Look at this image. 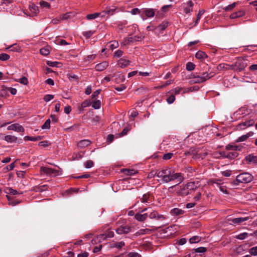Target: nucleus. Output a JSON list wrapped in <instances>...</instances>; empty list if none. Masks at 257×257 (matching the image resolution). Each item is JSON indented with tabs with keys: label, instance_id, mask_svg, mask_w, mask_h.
Instances as JSON below:
<instances>
[{
	"label": "nucleus",
	"instance_id": "nucleus-51",
	"mask_svg": "<svg viewBox=\"0 0 257 257\" xmlns=\"http://www.w3.org/2000/svg\"><path fill=\"white\" fill-rule=\"evenodd\" d=\"M159 171H158V170L152 171L151 172H150L149 173V174L148 175V178L151 179V178L154 177L156 175L158 177V174Z\"/></svg>",
	"mask_w": 257,
	"mask_h": 257
},
{
	"label": "nucleus",
	"instance_id": "nucleus-16",
	"mask_svg": "<svg viewBox=\"0 0 257 257\" xmlns=\"http://www.w3.org/2000/svg\"><path fill=\"white\" fill-rule=\"evenodd\" d=\"M232 65H229L226 63H221L218 65L217 67V69L219 71H221L223 70H232Z\"/></svg>",
	"mask_w": 257,
	"mask_h": 257
},
{
	"label": "nucleus",
	"instance_id": "nucleus-41",
	"mask_svg": "<svg viewBox=\"0 0 257 257\" xmlns=\"http://www.w3.org/2000/svg\"><path fill=\"white\" fill-rule=\"evenodd\" d=\"M195 65L191 62H188L186 65V69L188 71H192L195 69Z\"/></svg>",
	"mask_w": 257,
	"mask_h": 257
},
{
	"label": "nucleus",
	"instance_id": "nucleus-57",
	"mask_svg": "<svg viewBox=\"0 0 257 257\" xmlns=\"http://www.w3.org/2000/svg\"><path fill=\"white\" fill-rule=\"evenodd\" d=\"M95 54H92V55H88L87 56H86L84 58L86 62H90L91 60L94 59L95 57Z\"/></svg>",
	"mask_w": 257,
	"mask_h": 257
},
{
	"label": "nucleus",
	"instance_id": "nucleus-54",
	"mask_svg": "<svg viewBox=\"0 0 257 257\" xmlns=\"http://www.w3.org/2000/svg\"><path fill=\"white\" fill-rule=\"evenodd\" d=\"M236 3H233L231 5H229L227 7H226L224 9L225 11H230L232 10L236 5Z\"/></svg>",
	"mask_w": 257,
	"mask_h": 257
},
{
	"label": "nucleus",
	"instance_id": "nucleus-18",
	"mask_svg": "<svg viewBox=\"0 0 257 257\" xmlns=\"http://www.w3.org/2000/svg\"><path fill=\"white\" fill-rule=\"evenodd\" d=\"M226 150L233 151H241L243 147L241 145H233L228 144L225 147Z\"/></svg>",
	"mask_w": 257,
	"mask_h": 257
},
{
	"label": "nucleus",
	"instance_id": "nucleus-46",
	"mask_svg": "<svg viewBox=\"0 0 257 257\" xmlns=\"http://www.w3.org/2000/svg\"><path fill=\"white\" fill-rule=\"evenodd\" d=\"M101 101L99 100H97L93 102L92 106L94 109H99L100 107Z\"/></svg>",
	"mask_w": 257,
	"mask_h": 257
},
{
	"label": "nucleus",
	"instance_id": "nucleus-32",
	"mask_svg": "<svg viewBox=\"0 0 257 257\" xmlns=\"http://www.w3.org/2000/svg\"><path fill=\"white\" fill-rule=\"evenodd\" d=\"M121 172L126 175H132L135 174L137 173V171L135 170L130 169H122L121 170Z\"/></svg>",
	"mask_w": 257,
	"mask_h": 257
},
{
	"label": "nucleus",
	"instance_id": "nucleus-55",
	"mask_svg": "<svg viewBox=\"0 0 257 257\" xmlns=\"http://www.w3.org/2000/svg\"><path fill=\"white\" fill-rule=\"evenodd\" d=\"M207 248L204 247H199L195 249V252L197 253H203L206 252Z\"/></svg>",
	"mask_w": 257,
	"mask_h": 257
},
{
	"label": "nucleus",
	"instance_id": "nucleus-53",
	"mask_svg": "<svg viewBox=\"0 0 257 257\" xmlns=\"http://www.w3.org/2000/svg\"><path fill=\"white\" fill-rule=\"evenodd\" d=\"M247 236L248 233L246 232H243L237 235L236 238L238 239L242 240L247 237Z\"/></svg>",
	"mask_w": 257,
	"mask_h": 257
},
{
	"label": "nucleus",
	"instance_id": "nucleus-17",
	"mask_svg": "<svg viewBox=\"0 0 257 257\" xmlns=\"http://www.w3.org/2000/svg\"><path fill=\"white\" fill-rule=\"evenodd\" d=\"M245 15V12L243 11L240 10L238 12H234L230 15V18L234 19L238 18L241 17Z\"/></svg>",
	"mask_w": 257,
	"mask_h": 257
},
{
	"label": "nucleus",
	"instance_id": "nucleus-3",
	"mask_svg": "<svg viewBox=\"0 0 257 257\" xmlns=\"http://www.w3.org/2000/svg\"><path fill=\"white\" fill-rule=\"evenodd\" d=\"M213 76V74L212 73H210L208 74L207 72L203 73L200 75H193L192 78V79L190 80V83L191 84L193 83H201L205 82L207 80H208L210 78H211Z\"/></svg>",
	"mask_w": 257,
	"mask_h": 257
},
{
	"label": "nucleus",
	"instance_id": "nucleus-36",
	"mask_svg": "<svg viewBox=\"0 0 257 257\" xmlns=\"http://www.w3.org/2000/svg\"><path fill=\"white\" fill-rule=\"evenodd\" d=\"M72 17L71 13H66L59 17V21L67 20Z\"/></svg>",
	"mask_w": 257,
	"mask_h": 257
},
{
	"label": "nucleus",
	"instance_id": "nucleus-50",
	"mask_svg": "<svg viewBox=\"0 0 257 257\" xmlns=\"http://www.w3.org/2000/svg\"><path fill=\"white\" fill-rule=\"evenodd\" d=\"M30 10L33 13L37 14L39 12V9L37 6H35L34 5L32 4V5H30L29 7Z\"/></svg>",
	"mask_w": 257,
	"mask_h": 257
},
{
	"label": "nucleus",
	"instance_id": "nucleus-13",
	"mask_svg": "<svg viewBox=\"0 0 257 257\" xmlns=\"http://www.w3.org/2000/svg\"><path fill=\"white\" fill-rule=\"evenodd\" d=\"M151 231V229L148 228L140 229L133 235L132 238H136L144 234H149Z\"/></svg>",
	"mask_w": 257,
	"mask_h": 257
},
{
	"label": "nucleus",
	"instance_id": "nucleus-23",
	"mask_svg": "<svg viewBox=\"0 0 257 257\" xmlns=\"http://www.w3.org/2000/svg\"><path fill=\"white\" fill-rule=\"evenodd\" d=\"M188 188V190L191 193L192 191H195L197 188V186L194 182H189L185 185Z\"/></svg>",
	"mask_w": 257,
	"mask_h": 257
},
{
	"label": "nucleus",
	"instance_id": "nucleus-19",
	"mask_svg": "<svg viewBox=\"0 0 257 257\" xmlns=\"http://www.w3.org/2000/svg\"><path fill=\"white\" fill-rule=\"evenodd\" d=\"M142 12L149 18L153 17L155 15V11L152 9H145Z\"/></svg>",
	"mask_w": 257,
	"mask_h": 257
},
{
	"label": "nucleus",
	"instance_id": "nucleus-12",
	"mask_svg": "<svg viewBox=\"0 0 257 257\" xmlns=\"http://www.w3.org/2000/svg\"><path fill=\"white\" fill-rule=\"evenodd\" d=\"M254 135V133L253 132H249L245 135H243L239 137H238L235 141L236 143H239L241 142H244L246 141L248 138Z\"/></svg>",
	"mask_w": 257,
	"mask_h": 257
},
{
	"label": "nucleus",
	"instance_id": "nucleus-28",
	"mask_svg": "<svg viewBox=\"0 0 257 257\" xmlns=\"http://www.w3.org/2000/svg\"><path fill=\"white\" fill-rule=\"evenodd\" d=\"M114 236V232L112 231L109 230L106 234H101L99 236L100 239H104L106 237L111 238Z\"/></svg>",
	"mask_w": 257,
	"mask_h": 257
},
{
	"label": "nucleus",
	"instance_id": "nucleus-30",
	"mask_svg": "<svg viewBox=\"0 0 257 257\" xmlns=\"http://www.w3.org/2000/svg\"><path fill=\"white\" fill-rule=\"evenodd\" d=\"M195 57L198 59L203 60L206 58L207 56L204 52L199 51L196 53Z\"/></svg>",
	"mask_w": 257,
	"mask_h": 257
},
{
	"label": "nucleus",
	"instance_id": "nucleus-52",
	"mask_svg": "<svg viewBox=\"0 0 257 257\" xmlns=\"http://www.w3.org/2000/svg\"><path fill=\"white\" fill-rule=\"evenodd\" d=\"M39 5L43 8L49 9L50 8V4L47 2L41 1Z\"/></svg>",
	"mask_w": 257,
	"mask_h": 257
},
{
	"label": "nucleus",
	"instance_id": "nucleus-33",
	"mask_svg": "<svg viewBox=\"0 0 257 257\" xmlns=\"http://www.w3.org/2000/svg\"><path fill=\"white\" fill-rule=\"evenodd\" d=\"M5 192L7 194H9V195H14L20 194V193H19L16 190H15V189H14L12 188H10V187L6 188ZM21 194H22V193H21Z\"/></svg>",
	"mask_w": 257,
	"mask_h": 257
},
{
	"label": "nucleus",
	"instance_id": "nucleus-58",
	"mask_svg": "<svg viewBox=\"0 0 257 257\" xmlns=\"http://www.w3.org/2000/svg\"><path fill=\"white\" fill-rule=\"evenodd\" d=\"M183 89V88L182 87H176L174 88V89L172 90L171 91L172 92V93H174L175 94H178L180 93V92Z\"/></svg>",
	"mask_w": 257,
	"mask_h": 257
},
{
	"label": "nucleus",
	"instance_id": "nucleus-29",
	"mask_svg": "<svg viewBox=\"0 0 257 257\" xmlns=\"http://www.w3.org/2000/svg\"><path fill=\"white\" fill-rule=\"evenodd\" d=\"M91 142L88 140H81L78 143V146L80 148H84L89 146Z\"/></svg>",
	"mask_w": 257,
	"mask_h": 257
},
{
	"label": "nucleus",
	"instance_id": "nucleus-15",
	"mask_svg": "<svg viewBox=\"0 0 257 257\" xmlns=\"http://www.w3.org/2000/svg\"><path fill=\"white\" fill-rule=\"evenodd\" d=\"M130 64V61L128 60L124 59V58H121L117 62V65L120 67L123 68L127 66H128Z\"/></svg>",
	"mask_w": 257,
	"mask_h": 257
},
{
	"label": "nucleus",
	"instance_id": "nucleus-9",
	"mask_svg": "<svg viewBox=\"0 0 257 257\" xmlns=\"http://www.w3.org/2000/svg\"><path fill=\"white\" fill-rule=\"evenodd\" d=\"M193 6L194 4L191 1H188L187 2L184 3V12L188 14L192 12Z\"/></svg>",
	"mask_w": 257,
	"mask_h": 257
},
{
	"label": "nucleus",
	"instance_id": "nucleus-38",
	"mask_svg": "<svg viewBox=\"0 0 257 257\" xmlns=\"http://www.w3.org/2000/svg\"><path fill=\"white\" fill-rule=\"evenodd\" d=\"M105 9L107 11V15L112 16L114 14L116 8L115 7H112V8L107 7Z\"/></svg>",
	"mask_w": 257,
	"mask_h": 257
},
{
	"label": "nucleus",
	"instance_id": "nucleus-56",
	"mask_svg": "<svg viewBox=\"0 0 257 257\" xmlns=\"http://www.w3.org/2000/svg\"><path fill=\"white\" fill-rule=\"evenodd\" d=\"M18 82L22 84L27 85L28 83V80L26 77L24 76L21 78H20Z\"/></svg>",
	"mask_w": 257,
	"mask_h": 257
},
{
	"label": "nucleus",
	"instance_id": "nucleus-35",
	"mask_svg": "<svg viewBox=\"0 0 257 257\" xmlns=\"http://www.w3.org/2000/svg\"><path fill=\"white\" fill-rule=\"evenodd\" d=\"M0 91L1 97H4L8 95V88L7 87L2 86V88L0 89Z\"/></svg>",
	"mask_w": 257,
	"mask_h": 257
},
{
	"label": "nucleus",
	"instance_id": "nucleus-43",
	"mask_svg": "<svg viewBox=\"0 0 257 257\" xmlns=\"http://www.w3.org/2000/svg\"><path fill=\"white\" fill-rule=\"evenodd\" d=\"M167 27V24L166 23H163L159 26H158L156 28V30L162 32L164 31L166 28Z\"/></svg>",
	"mask_w": 257,
	"mask_h": 257
},
{
	"label": "nucleus",
	"instance_id": "nucleus-1",
	"mask_svg": "<svg viewBox=\"0 0 257 257\" xmlns=\"http://www.w3.org/2000/svg\"><path fill=\"white\" fill-rule=\"evenodd\" d=\"M158 177L164 183H168L170 182L176 181L178 184H180L184 180V174L175 172V171L170 168H164L158 172Z\"/></svg>",
	"mask_w": 257,
	"mask_h": 257
},
{
	"label": "nucleus",
	"instance_id": "nucleus-11",
	"mask_svg": "<svg viewBox=\"0 0 257 257\" xmlns=\"http://www.w3.org/2000/svg\"><path fill=\"white\" fill-rule=\"evenodd\" d=\"M177 194L182 196H185L190 194V193L185 185L180 186V189L177 191Z\"/></svg>",
	"mask_w": 257,
	"mask_h": 257
},
{
	"label": "nucleus",
	"instance_id": "nucleus-21",
	"mask_svg": "<svg viewBox=\"0 0 257 257\" xmlns=\"http://www.w3.org/2000/svg\"><path fill=\"white\" fill-rule=\"evenodd\" d=\"M148 217L147 213H144V214H140V213H137L135 215V219L139 221H143L145 220L147 217Z\"/></svg>",
	"mask_w": 257,
	"mask_h": 257
},
{
	"label": "nucleus",
	"instance_id": "nucleus-49",
	"mask_svg": "<svg viewBox=\"0 0 257 257\" xmlns=\"http://www.w3.org/2000/svg\"><path fill=\"white\" fill-rule=\"evenodd\" d=\"M204 11L203 10H200L197 14V18H196V20L195 22V25H196L198 23V21L200 20V19H201V16H202V15L204 14Z\"/></svg>",
	"mask_w": 257,
	"mask_h": 257
},
{
	"label": "nucleus",
	"instance_id": "nucleus-7",
	"mask_svg": "<svg viewBox=\"0 0 257 257\" xmlns=\"http://www.w3.org/2000/svg\"><path fill=\"white\" fill-rule=\"evenodd\" d=\"M41 172H43L48 175L56 176L58 174V170L48 167H41L40 169Z\"/></svg>",
	"mask_w": 257,
	"mask_h": 257
},
{
	"label": "nucleus",
	"instance_id": "nucleus-24",
	"mask_svg": "<svg viewBox=\"0 0 257 257\" xmlns=\"http://www.w3.org/2000/svg\"><path fill=\"white\" fill-rule=\"evenodd\" d=\"M6 50H10V51L12 52H20L21 48L19 46H18L17 44H14L6 48Z\"/></svg>",
	"mask_w": 257,
	"mask_h": 257
},
{
	"label": "nucleus",
	"instance_id": "nucleus-14",
	"mask_svg": "<svg viewBox=\"0 0 257 257\" xmlns=\"http://www.w3.org/2000/svg\"><path fill=\"white\" fill-rule=\"evenodd\" d=\"M108 66V63L107 61H103L97 64L95 66V70L97 71H102L105 70Z\"/></svg>",
	"mask_w": 257,
	"mask_h": 257
},
{
	"label": "nucleus",
	"instance_id": "nucleus-22",
	"mask_svg": "<svg viewBox=\"0 0 257 257\" xmlns=\"http://www.w3.org/2000/svg\"><path fill=\"white\" fill-rule=\"evenodd\" d=\"M246 160L249 163L257 164V156L250 154L246 157Z\"/></svg>",
	"mask_w": 257,
	"mask_h": 257
},
{
	"label": "nucleus",
	"instance_id": "nucleus-31",
	"mask_svg": "<svg viewBox=\"0 0 257 257\" xmlns=\"http://www.w3.org/2000/svg\"><path fill=\"white\" fill-rule=\"evenodd\" d=\"M247 112V109L243 107H241L239 109H238L235 112H234V115L238 116L240 115H243L245 114Z\"/></svg>",
	"mask_w": 257,
	"mask_h": 257
},
{
	"label": "nucleus",
	"instance_id": "nucleus-63",
	"mask_svg": "<svg viewBox=\"0 0 257 257\" xmlns=\"http://www.w3.org/2000/svg\"><path fill=\"white\" fill-rule=\"evenodd\" d=\"M173 155V154L172 153H166V154H165L162 158L164 159V160H169L170 159H171L172 156Z\"/></svg>",
	"mask_w": 257,
	"mask_h": 257
},
{
	"label": "nucleus",
	"instance_id": "nucleus-26",
	"mask_svg": "<svg viewBox=\"0 0 257 257\" xmlns=\"http://www.w3.org/2000/svg\"><path fill=\"white\" fill-rule=\"evenodd\" d=\"M4 140L8 143H14L17 140V137L12 135H7L5 137Z\"/></svg>",
	"mask_w": 257,
	"mask_h": 257
},
{
	"label": "nucleus",
	"instance_id": "nucleus-2",
	"mask_svg": "<svg viewBox=\"0 0 257 257\" xmlns=\"http://www.w3.org/2000/svg\"><path fill=\"white\" fill-rule=\"evenodd\" d=\"M253 179V176L248 173H243L237 175L236 177V180L232 182L234 185H237L239 183H247L251 182Z\"/></svg>",
	"mask_w": 257,
	"mask_h": 257
},
{
	"label": "nucleus",
	"instance_id": "nucleus-44",
	"mask_svg": "<svg viewBox=\"0 0 257 257\" xmlns=\"http://www.w3.org/2000/svg\"><path fill=\"white\" fill-rule=\"evenodd\" d=\"M248 252L251 255L256 256L257 255V246H253L250 248Z\"/></svg>",
	"mask_w": 257,
	"mask_h": 257
},
{
	"label": "nucleus",
	"instance_id": "nucleus-42",
	"mask_svg": "<svg viewBox=\"0 0 257 257\" xmlns=\"http://www.w3.org/2000/svg\"><path fill=\"white\" fill-rule=\"evenodd\" d=\"M99 16L98 13H95L94 14H88L86 16V18L88 20H91L97 18Z\"/></svg>",
	"mask_w": 257,
	"mask_h": 257
},
{
	"label": "nucleus",
	"instance_id": "nucleus-59",
	"mask_svg": "<svg viewBox=\"0 0 257 257\" xmlns=\"http://www.w3.org/2000/svg\"><path fill=\"white\" fill-rule=\"evenodd\" d=\"M50 143L47 141H43L39 143L38 145L41 147H48Z\"/></svg>",
	"mask_w": 257,
	"mask_h": 257
},
{
	"label": "nucleus",
	"instance_id": "nucleus-20",
	"mask_svg": "<svg viewBox=\"0 0 257 257\" xmlns=\"http://www.w3.org/2000/svg\"><path fill=\"white\" fill-rule=\"evenodd\" d=\"M125 245L124 242L121 241L120 242H113L110 244V247L121 248Z\"/></svg>",
	"mask_w": 257,
	"mask_h": 257
},
{
	"label": "nucleus",
	"instance_id": "nucleus-6",
	"mask_svg": "<svg viewBox=\"0 0 257 257\" xmlns=\"http://www.w3.org/2000/svg\"><path fill=\"white\" fill-rule=\"evenodd\" d=\"M255 120L253 119H249L246 120L244 122L239 123L236 126V130L237 131H242L248 127L250 126L253 125Z\"/></svg>",
	"mask_w": 257,
	"mask_h": 257
},
{
	"label": "nucleus",
	"instance_id": "nucleus-8",
	"mask_svg": "<svg viewBox=\"0 0 257 257\" xmlns=\"http://www.w3.org/2000/svg\"><path fill=\"white\" fill-rule=\"evenodd\" d=\"M7 130L9 131H14L17 132H24L25 131L24 128L19 123H14L9 125L7 127Z\"/></svg>",
	"mask_w": 257,
	"mask_h": 257
},
{
	"label": "nucleus",
	"instance_id": "nucleus-62",
	"mask_svg": "<svg viewBox=\"0 0 257 257\" xmlns=\"http://www.w3.org/2000/svg\"><path fill=\"white\" fill-rule=\"evenodd\" d=\"M93 34V32L91 31H88L83 32V35L86 38H89Z\"/></svg>",
	"mask_w": 257,
	"mask_h": 257
},
{
	"label": "nucleus",
	"instance_id": "nucleus-4",
	"mask_svg": "<svg viewBox=\"0 0 257 257\" xmlns=\"http://www.w3.org/2000/svg\"><path fill=\"white\" fill-rule=\"evenodd\" d=\"M246 61L242 58H238L234 63L232 64V70L241 71L247 66Z\"/></svg>",
	"mask_w": 257,
	"mask_h": 257
},
{
	"label": "nucleus",
	"instance_id": "nucleus-34",
	"mask_svg": "<svg viewBox=\"0 0 257 257\" xmlns=\"http://www.w3.org/2000/svg\"><path fill=\"white\" fill-rule=\"evenodd\" d=\"M42 139V137L37 136L36 137H32L30 136H25L24 138L25 141H38Z\"/></svg>",
	"mask_w": 257,
	"mask_h": 257
},
{
	"label": "nucleus",
	"instance_id": "nucleus-5",
	"mask_svg": "<svg viewBox=\"0 0 257 257\" xmlns=\"http://www.w3.org/2000/svg\"><path fill=\"white\" fill-rule=\"evenodd\" d=\"M132 228L127 224H122L118 226L115 229V231L119 235L127 234L132 231Z\"/></svg>",
	"mask_w": 257,
	"mask_h": 257
},
{
	"label": "nucleus",
	"instance_id": "nucleus-64",
	"mask_svg": "<svg viewBox=\"0 0 257 257\" xmlns=\"http://www.w3.org/2000/svg\"><path fill=\"white\" fill-rule=\"evenodd\" d=\"M128 257H141V255L138 252H131L128 254Z\"/></svg>",
	"mask_w": 257,
	"mask_h": 257
},
{
	"label": "nucleus",
	"instance_id": "nucleus-40",
	"mask_svg": "<svg viewBox=\"0 0 257 257\" xmlns=\"http://www.w3.org/2000/svg\"><path fill=\"white\" fill-rule=\"evenodd\" d=\"M140 199L142 203H148L150 200V196L149 194H145L142 196V197H140Z\"/></svg>",
	"mask_w": 257,
	"mask_h": 257
},
{
	"label": "nucleus",
	"instance_id": "nucleus-60",
	"mask_svg": "<svg viewBox=\"0 0 257 257\" xmlns=\"http://www.w3.org/2000/svg\"><path fill=\"white\" fill-rule=\"evenodd\" d=\"M94 165V163L91 160H88L85 163V167L86 168H90Z\"/></svg>",
	"mask_w": 257,
	"mask_h": 257
},
{
	"label": "nucleus",
	"instance_id": "nucleus-10",
	"mask_svg": "<svg viewBox=\"0 0 257 257\" xmlns=\"http://www.w3.org/2000/svg\"><path fill=\"white\" fill-rule=\"evenodd\" d=\"M248 219V217H238V218H229L227 219L228 221H231L233 224H239L240 223L246 221Z\"/></svg>",
	"mask_w": 257,
	"mask_h": 257
},
{
	"label": "nucleus",
	"instance_id": "nucleus-37",
	"mask_svg": "<svg viewBox=\"0 0 257 257\" xmlns=\"http://www.w3.org/2000/svg\"><path fill=\"white\" fill-rule=\"evenodd\" d=\"M118 46L119 45L118 42L117 41H114L109 42L108 47L110 50H112L114 49L117 48Z\"/></svg>",
	"mask_w": 257,
	"mask_h": 257
},
{
	"label": "nucleus",
	"instance_id": "nucleus-39",
	"mask_svg": "<svg viewBox=\"0 0 257 257\" xmlns=\"http://www.w3.org/2000/svg\"><path fill=\"white\" fill-rule=\"evenodd\" d=\"M171 213L173 215H178L183 214L184 211L178 208H174L171 211Z\"/></svg>",
	"mask_w": 257,
	"mask_h": 257
},
{
	"label": "nucleus",
	"instance_id": "nucleus-48",
	"mask_svg": "<svg viewBox=\"0 0 257 257\" xmlns=\"http://www.w3.org/2000/svg\"><path fill=\"white\" fill-rule=\"evenodd\" d=\"M51 120L50 119H48L45 122V123L42 125V129H49L50 127Z\"/></svg>",
	"mask_w": 257,
	"mask_h": 257
},
{
	"label": "nucleus",
	"instance_id": "nucleus-25",
	"mask_svg": "<svg viewBox=\"0 0 257 257\" xmlns=\"http://www.w3.org/2000/svg\"><path fill=\"white\" fill-rule=\"evenodd\" d=\"M48 188V186L47 185H43L34 187L33 190L36 192H43L47 190Z\"/></svg>",
	"mask_w": 257,
	"mask_h": 257
},
{
	"label": "nucleus",
	"instance_id": "nucleus-47",
	"mask_svg": "<svg viewBox=\"0 0 257 257\" xmlns=\"http://www.w3.org/2000/svg\"><path fill=\"white\" fill-rule=\"evenodd\" d=\"M10 58L9 55L6 53H0V60L2 61H7Z\"/></svg>",
	"mask_w": 257,
	"mask_h": 257
},
{
	"label": "nucleus",
	"instance_id": "nucleus-45",
	"mask_svg": "<svg viewBox=\"0 0 257 257\" xmlns=\"http://www.w3.org/2000/svg\"><path fill=\"white\" fill-rule=\"evenodd\" d=\"M40 53L42 55L47 56L50 53V50L48 48H43L40 50Z\"/></svg>",
	"mask_w": 257,
	"mask_h": 257
},
{
	"label": "nucleus",
	"instance_id": "nucleus-61",
	"mask_svg": "<svg viewBox=\"0 0 257 257\" xmlns=\"http://www.w3.org/2000/svg\"><path fill=\"white\" fill-rule=\"evenodd\" d=\"M54 95L51 94H47L44 96V100L46 102H48L53 99Z\"/></svg>",
	"mask_w": 257,
	"mask_h": 257
},
{
	"label": "nucleus",
	"instance_id": "nucleus-27",
	"mask_svg": "<svg viewBox=\"0 0 257 257\" xmlns=\"http://www.w3.org/2000/svg\"><path fill=\"white\" fill-rule=\"evenodd\" d=\"M220 155H223V157L227 158L232 159L237 156V153L235 152H229L225 155L224 152L220 153Z\"/></svg>",
	"mask_w": 257,
	"mask_h": 257
}]
</instances>
